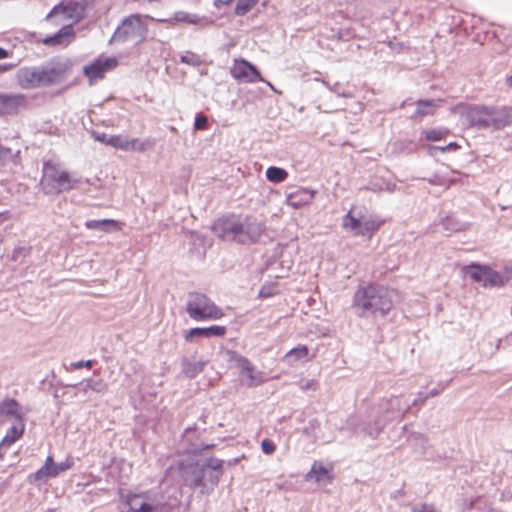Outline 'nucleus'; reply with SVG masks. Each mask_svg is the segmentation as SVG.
<instances>
[{
    "label": "nucleus",
    "mask_w": 512,
    "mask_h": 512,
    "mask_svg": "<svg viewBox=\"0 0 512 512\" xmlns=\"http://www.w3.org/2000/svg\"><path fill=\"white\" fill-rule=\"evenodd\" d=\"M315 192L307 188H301L287 196V204L294 209L311 203Z\"/></svg>",
    "instance_id": "nucleus-19"
},
{
    "label": "nucleus",
    "mask_w": 512,
    "mask_h": 512,
    "mask_svg": "<svg viewBox=\"0 0 512 512\" xmlns=\"http://www.w3.org/2000/svg\"><path fill=\"white\" fill-rule=\"evenodd\" d=\"M106 145L112 146L116 149H121L126 151L128 145V139L123 137L122 135H113L108 139H101Z\"/></svg>",
    "instance_id": "nucleus-26"
},
{
    "label": "nucleus",
    "mask_w": 512,
    "mask_h": 512,
    "mask_svg": "<svg viewBox=\"0 0 512 512\" xmlns=\"http://www.w3.org/2000/svg\"><path fill=\"white\" fill-rule=\"evenodd\" d=\"M259 0H238L235 12L237 15H245L249 12Z\"/></svg>",
    "instance_id": "nucleus-29"
},
{
    "label": "nucleus",
    "mask_w": 512,
    "mask_h": 512,
    "mask_svg": "<svg viewBox=\"0 0 512 512\" xmlns=\"http://www.w3.org/2000/svg\"><path fill=\"white\" fill-rule=\"evenodd\" d=\"M27 106V97L23 94H0V115L17 114Z\"/></svg>",
    "instance_id": "nucleus-14"
},
{
    "label": "nucleus",
    "mask_w": 512,
    "mask_h": 512,
    "mask_svg": "<svg viewBox=\"0 0 512 512\" xmlns=\"http://www.w3.org/2000/svg\"><path fill=\"white\" fill-rule=\"evenodd\" d=\"M218 482H219V476H216V478H215V480H214L213 484H214V485H217V484H218Z\"/></svg>",
    "instance_id": "nucleus-45"
},
{
    "label": "nucleus",
    "mask_w": 512,
    "mask_h": 512,
    "mask_svg": "<svg viewBox=\"0 0 512 512\" xmlns=\"http://www.w3.org/2000/svg\"><path fill=\"white\" fill-rule=\"evenodd\" d=\"M318 388V383L316 380H308L301 385V389L304 391L313 390L315 391Z\"/></svg>",
    "instance_id": "nucleus-36"
},
{
    "label": "nucleus",
    "mask_w": 512,
    "mask_h": 512,
    "mask_svg": "<svg viewBox=\"0 0 512 512\" xmlns=\"http://www.w3.org/2000/svg\"><path fill=\"white\" fill-rule=\"evenodd\" d=\"M121 500L127 507L124 512H161L162 508L148 491L128 492Z\"/></svg>",
    "instance_id": "nucleus-9"
},
{
    "label": "nucleus",
    "mask_w": 512,
    "mask_h": 512,
    "mask_svg": "<svg viewBox=\"0 0 512 512\" xmlns=\"http://www.w3.org/2000/svg\"><path fill=\"white\" fill-rule=\"evenodd\" d=\"M251 222V217L242 221L237 215L229 214L217 219L212 225V231L224 241H235L240 244L255 242L259 236V228Z\"/></svg>",
    "instance_id": "nucleus-2"
},
{
    "label": "nucleus",
    "mask_w": 512,
    "mask_h": 512,
    "mask_svg": "<svg viewBox=\"0 0 512 512\" xmlns=\"http://www.w3.org/2000/svg\"><path fill=\"white\" fill-rule=\"evenodd\" d=\"M71 366L74 369H81V368H84V367L87 368V369H91L93 367V361L92 360L78 361V362L72 363Z\"/></svg>",
    "instance_id": "nucleus-35"
},
{
    "label": "nucleus",
    "mask_w": 512,
    "mask_h": 512,
    "mask_svg": "<svg viewBox=\"0 0 512 512\" xmlns=\"http://www.w3.org/2000/svg\"><path fill=\"white\" fill-rule=\"evenodd\" d=\"M118 65V60L115 57L96 58L93 62L86 65L83 69L85 76L89 79L90 83H94L104 78L105 74Z\"/></svg>",
    "instance_id": "nucleus-11"
},
{
    "label": "nucleus",
    "mask_w": 512,
    "mask_h": 512,
    "mask_svg": "<svg viewBox=\"0 0 512 512\" xmlns=\"http://www.w3.org/2000/svg\"><path fill=\"white\" fill-rule=\"evenodd\" d=\"M222 3H225V4H228L230 3L232 0H220Z\"/></svg>",
    "instance_id": "nucleus-46"
},
{
    "label": "nucleus",
    "mask_w": 512,
    "mask_h": 512,
    "mask_svg": "<svg viewBox=\"0 0 512 512\" xmlns=\"http://www.w3.org/2000/svg\"><path fill=\"white\" fill-rule=\"evenodd\" d=\"M463 271L467 272L474 282L481 283L483 287H502L508 282V278L487 265L473 263L465 266Z\"/></svg>",
    "instance_id": "nucleus-8"
},
{
    "label": "nucleus",
    "mask_w": 512,
    "mask_h": 512,
    "mask_svg": "<svg viewBox=\"0 0 512 512\" xmlns=\"http://www.w3.org/2000/svg\"><path fill=\"white\" fill-rule=\"evenodd\" d=\"M16 65L15 64H0V73H4L6 71H9L13 69Z\"/></svg>",
    "instance_id": "nucleus-38"
},
{
    "label": "nucleus",
    "mask_w": 512,
    "mask_h": 512,
    "mask_svg": "<svg viewBox=\"0 0 512 512\" xmlns=\"http://www.w3.org/2000/svg\"><path fill=\"white\" fill-rule=\"evenodd\" d=\"M211 468H213L214 470H218L219 473L221 474V470H222V462L221 461H218L216 460L214 464H211L210 465Z\"/></svg>",
    "instance_id": "nucleus-41"
},
{
    "label": "nucleus",
    "mask_w": 512,
    "mask_h": 512,
    "mask_svg": "<svg viewBox=\"0 0 512 512\" xmlns=\"http://www.w3.org/2000/svg\"><path fill=\"white\" fill-rule=\"evenodd\" d=\"M458 147H459V146L457 145V143H450V144H448V145H447V146H445V147H441V148H440V150H441L442 152H446V151H449V150H451V149H454V150H455V149H457Z\"/></svg>",
    "instance_id": "nucleus-39"
},
{
    "label": "nucleus",
    "mask_w": 512,
    "mask_h": 512,
    "mask_svg": "<svg viewBox=\"0 0 512 512\" xmlns=\"http://www.w3.org/2000/svg\"><path fill=\"white\" fill-rule=\"evenodd\" d=\"M504 271H505V273H506V275H507V277H506V278H508V280H509L510 278H512V265H511V266H506V267L504 268Z\"/></svg>",
    "instance_id": "nucleus-42"
},
{
    "label": "nucleus",
    "mask_w": 512,
    "mask_h": 512,
    "mask_svg": "<svg viewBox=\"0 0 512 512\" xmlns=\"http://www.w3.org/2000/svg\"><path fill=\"white\" fill-rule=\"evenodd\" d=\"M69 67L64 63H51L40 68L23 67L16 73V81L24 90L46 87L62 81Z\"/></svg>",
    "instance_id": "nucleus-3"
},
{
    "label": "nucleus",
    "mask_w": 512,
    "mask_h": 512,
    "mask_svg": "<svg viewBox=\"0 0 512 512\" xmlns=\"http://www.w3.org/2000/svg\"><path fill=\"white\" fill-rule=\"evenodd\" d=\"M208 128V117L202 113L196 115L194 122L195 130H206Z\"/></svg>",
    "instance_id": "nucleus-31"
},
{
    "label": "nucleus",
    "mask_w": 512,
    "mask_h": 512,
    "mask_svg": "<svg viewBox=\"0 0 512 512\" xmlns=\"http://www.w3.org/2000/svg\"><path fill=\"white\" fill-rule=\"evenodd\" d=\"M333 464L324 465L321 462L315 461L312 464L310 471L306 474L307 481H315L316 483H331L333 481Z\"/></svg>",
    "instance_id": "nucleus-15"
},
{
    "label": "nucleus",
    "mask_w": 512,
    "mask_h": 512,
    "mask_svg": "<svg viewBox=\"0 0 512 512\" xmlns=\"http://www.w3.org/2000/svg\"><path fill=\"white\" fill-rule=\"evenodd\" d=\"M435 107H436V105L434 104L433 101L419 100L417 102L416 114L423 117L427 114L433 113Z\"/></svg>",
    "instance_id": "nucleus-28"
},
{
    "label": "nucleus",
    "mask_w": 512,
    "mask_h": 512,
    "mask_svg": "<svg viewBox=\"0 0 512 512\" xmlns=\"http://www.w3.org/2000/svg\"><path fill=\"white\" fill-rule=\"evenodd\" d=\"M101 224L103 225V228L106 226L110 227L113 230H121V227L119 223L116 220L113 219H102L100 220Z\"/></svg>",
    "instance_id": "nucleus-34"
},
{
    "label": "nucleus",
    "mask_w": 512,
    "mask_h": 512,
    "mask_svg": "<svg viewBox=\"0 0 512 512\" xmlns=\"http://www.w3.org/2000/svg\"><path fill=\"white\" fill-rule=\"evenodd\" d=\"M86 228L91 230L103 229L104 231H109L108 228H103L100 220H90L85 223Z\"/></svg>",
    "instance_id": "nucleus-33"
},
{
    "label": "nucleus",
    "mask_w": 512,
    "mask_h": 512,
    "mask_svg": "<svg viewBox=\"0 0 512 512\" xmlns=\"http://www.w3.org/2000/svg\"><path fill=\"white\" fill-rule=\"evenodd\" d=\"M75 37L72 26H64L55 35L46 37L42 40L46 46H67Z\"/></svg>",
    "instance_id": "nucleus-17"
},
{
    "label": "nucleus",
    "mask_w": 512,
    "mask_h": 512,
    "mask_svg": "<svg viewBox=\"0 0 512 512\" xmlns=\"http://www.w3.org/2000/svg\"><path fill=\"white\" fill-rule=\"evenodd\" d=\"M181 61L184 62V63H190V59L188 56H182L181 57Z\"/></svg>",
    "instance_id": "nucleus-43"
},
{
    "label": "nucleus",
    "mask_w": 512,
    "mask_h": 512,
    "mask_svg": "<svg viewBox=\"0 0 512 512\" xmlns=\"http://www.w3.org/2000/svg\"><path fill=\"white\" fill-rule=\"evenodd\" d=\"M186 311L190 318L196 321L218 320L225 315L222 308L218 307L208 296L198 292L189 294Z\"/></svg>",
    "instance_id": "nucleus-5"
},
{
    "label": "nucleus",
    "mask_w": 512,
    "mask_h": 512,
    "mask_svg": "<svg viewBox=\"0 0 512 512\" xmlns=\"http://www.w3.org/2000/svg\"><path fill=\"white\" fill-rule=\"evenodd\" d=\"M238 365L240 366L242 373H244L248 378L247 385L249 387L258 386L264 381L262 373L256 371L255 367L247 358L240 357L238 359Z\"/></svg>",
    "instance_id": "nucleus-18"
},
{
    "label": "nucleus",
    "mask_w": 512,
    "mask_h": 512,
    "mask_svg": "<svg viewBox=\"0 0 512 512\" xmlns=\"http://www.w3.org/2000/svg\"><path fill=\"white\" fill-rule=\"evenodd\" d=\"M385 220L373 215H356L353 209L343 217L342 226L350 230L356 236L366 237L368 239L380 229Z\"/></svg>",
    "instance_id": "nucleus-6"
},
{
    "label": "nucleus",
    "mask_w": 512,
    "mask_h": 512,
    "mask_svg": "<svg viewBox=\"0 0 512 512\" xmlns=\"http://www.w3.org/2000/svg\"><path fill=\"white\" fill-rule=\"evenodd\" d=\"M74 466L72 457H68L61 463H54L52 456H48L44 465L35 473L34 477L37 480L56 477L61 472L71 469Z\"/></svg>",
    "instance_id": "nucleus-13"
},
{
    "label": "nucleus",
    "mask_w": 512,
    "mask_h": 512,
    "mask_svg": "<svg viewBox=\"0 0 512 512\" xmlns=\"http://www.w3.org/2000/svg\"><path fill=\"white\" fill-rule=\"evenodd\" d=\"M266 177L270 182L280 183L287 179L288 172L283 168L271 166L266 170Z\"/></svg>",
    "instance_id": "nucleus-24"
},
{
    "label": "nucleus",
    "mask_w": 512,
    "mask_h": 512,
    "mask_svg": "<svg viewBox=\"0 0 512 512\" xmlns=\"http://www.w3.org/2000/svg\"><path fill=\"white\" fill-rule=\"evenodd\" d=\"M261 448H262V451L268 455L274 453L276 450L274 443H272L270 440H267V439L262 441Z\"/></svg>",
    "instance_id": "nucleus-32"
},
{
    "label": "nucleus",
    "mask_w": 512,
    "mask_h": 512,
    "mask_svg": "<svg viewBox=\"0 0 512 512\" xmlns=\"http://www.w3.org/2000/svg\"><path fill=\"white\" fill-rule=\"evenodd\" d=\"M159 22L174 25L175 23H191V16L183 11L176 12L170 19H159Z\"/></svg>",
    "instance_id": "nucleus-27"
},
{
    "label": "nucleus",
    "mask_w": 512,
    "mask_h": 512,
    "mask_svg": "<svg viewBox=\"0 0 512 512\" xmlns=\"http://www.w3.org/2000/svg\"><path fill=\"white\" fill-rule=\"evenodd\" d=\"M155 146V140L153 139H128V145L126 151H137V152H145L147 150L153 149Z\"/></svg>",
    "instance_id": "nucleus-22"
},
{
    "label": "nucleus",
    "mask_w": 512,
    "mask_h": 512,
    "mask_svg": "<svg viewBox=\"0 0 512 512\" xmlns=\"http://www.w3.org/2000/svg\"><path fill=\"white\" fill-rule=\"evenodd\" d=\"M396 290L387 286L370 283L357 290L353 307L360 311V316L385 317L394 306L393 296Z\"/></svg>",
    "instance_id": "nucleus-1"
},
{
    "label": "nucleus",
    "mask_w": 512,
    "mask_h": 512,
    "mask_svg": "<svg viewBox=\"0 0 512 512\" xmlns=\"http://www.w3.org/2000/svg\"><path fill=\"white\" fill-rule=\"evenodd\" d=\"M10 55H11V52H9L8 50L0 47V59L8 58Z\"/></svg>",
    "instance_id": "nucleus-40"
},
{
    "label": "nucleus",
    "mask_w": 512,
    "mask_h": 512,
    "mask_svg": "<svg viewBox=\"0 0 512 512\" xmlns=\"http://www.w3.org/2000/svg\"><path fill=\"white\" fill-rule=\"evenodd\" d=\"M466 117L477 128L498 130L512 124V114L507 107L473 106L467 110Z\"/></svg>",
    "instance_id": "nucleus-4"
},
{
    "label": "nucleus",
    "mask_w": 512,
    "mask_h": 512,
    "mask_svg": "<svg viewBox=\"0 0 512 512\" xmlns=\"http://www.w3.org/2000/svg\"><path fill=\"white\" fill-rule=\"evenodd\" d=\"M507 84L510 88H512V76L507 79Z\"/></svg>",
    "instance_id": "nucleus-44"
},
{
    "label": "nucleus",
    "mask_w": 512,
    "mask_h": 512,
    "mask_svg": "<svg viewBox=\"0 0 512 512\" xmlns=\"http://www.w3.org/2000/svg\"><path fill=\"white\" fill-rule=\"evenodd\" d=\"M3 417H15L19 421L23 420L19 403L16 400L5 399L0 403V425L5 423Z\"/></svg>",
    "instance_id": "nucleus-21"
},
{
    "label": "nucleus",
    "mask_w": 512,
    "mask_h": 512,
    "mask_svg": "<svg viewBox=\"0 0 512 512\" xmlns=\"http://www.w3.org/2000/svg\"><path fill=\"white\" fill-rule=\"evenodd\" d=\"M42 181L49 187V193L58 194L71 188L69 173L61 170L53 162H46L44 164Z\"/></svg>",
    "instance_id": "nucleus-10"
},
{
    "label": "nucleus",
    "mask_w": 512,
    "mask_h": 512,
    "mask_svg": "<svg viewBox=\"0 0 512 512\" xmlns=\"http://www.w3.org/2000/svg\"><path fill=\"white\" fill-rule=\"evenodd\" d=\"M309 357V348L306 345L299 344L290 349L285 355L284 360H291L292 362L301 361Z\"/></svg>",
    "instance_id": "nucleus-23"
},
{
    "label": "nucleus",
    "mask_w": 512,
    "mask_h": 512,
    "mask_svg": "<svg viewBox=\"0 0 512 512\" xmlns=\"http://www.w3.org/2000/svg\"><path fill=\"white\" fill-rule=\"evenodd\" d=\"M424 134L428 141H440L449 135V130L445 128H432L425 130Z\"/></svg>",
    "instance_id": "nucleus-25"
},
{
    "label": "nucleus",
    "mask_w": 512,
    "mask_h": 512,
    "mask_svg": "<svg viewBox=\"0 0 512 512\" xmlns=\"http://www.w3.org/2000/svg\"><path fill=\"white\" fill-rule=\"evenodd\" d=\"M155 19L148 15L132 14L126 17L118 27L116 34L124 40H132L139 44L146 40L148 34V25L146 20Z\"/></svg>",
    "instance_id": "nucleus-7"
},
{
    "label": "nucleus",
    "mask_w": 512,
    "mask_h": 512,
    "mask_svg": "<svg viewBox=\"0 0 512 512\" xmlns=\"http://www.w3.org/2000/svg\"><path fill=\"white\" fill-rule=\"evenodd\" d=\"M412 512H436L433 506L422 504L419 508H414Z\"/></svg>",
    "instance_id": "nucleus-37"
},
{
    "label": "nucleus",
    "mask_w": 512,
    "mask_h": 512,
    "mask_svg": "<svg viewBox=\"0 0 512 512\" xmlns=\"http://www.w3.org/2000/svg\"><path fill=\"white\" fill-rule=\"evenodd\" d=\"M24 431L25 424L23 423V420H20V422L17 425H14L10 429H8L6 435L3 437L0 443L1 458L3 457L2 451L7 450L8 448H10L12 444L18 441L23 436Z\"/></svg>",
    "instance_id": "nucleus-20"
},
{
    "label": "nucleus",
    "mask_w": 512,
    "mask_h": 512,
    "mask_svg": "<svg viewBox=\"0 0 512 512\" xmlns=\"http://www.w3.org/2000/svg\"><path fill=\"white\" fill-rule=\"evenodd\" d=\"M278 292V286L276 283H266L261 287L259 291V297L269 298L278 294Z\"/></svg>",
    "instance_id": "nucleus-30"
},
{
    "label": "nucleus",
    "mask_w": 512,
    "mask_h": 512,
    "mask_svg": "<svg viewBox=\"0 0 512 512\" xmlns=\"http://www.w3.org/2000/svg\"><path fill=\"white\" fill-rule=\"evenodd\" d=\"M231 76L243 83H256L263 81L257 68L245 59H235L230 69Z\"/></svg>",
    "instance_id": "nucleus-12"
},
{
    "label": "nucleus",
    "mask_w": 512,
    "mask_h": 512,
    "mask_svg": "<svg viewBox=\"0 0 512 512\" xmlns=\"http://www.w3.org/2000/svg\"><path fill=\"white\" fill-rule=\"evenodd\" d=\"M227 328L223 325H212L209 327H195L188 330L184 338L187 342H193L197 337H223Z\"/></svg>",
    "instance_id": "nucleus-16"
}]
</instances>
